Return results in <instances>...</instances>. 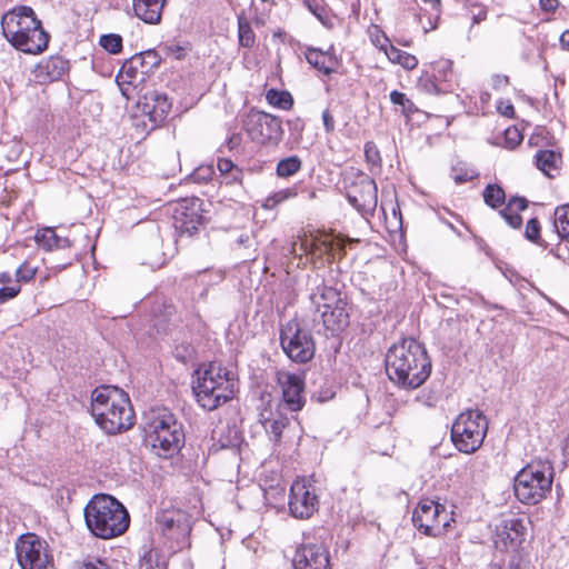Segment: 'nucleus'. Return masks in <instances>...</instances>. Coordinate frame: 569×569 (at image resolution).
<instances>
[{"label":"nucleus","instance_id":"f257e3e1","mask_svg":"<svg viewBox=\"0 0 569 569\" xmlns=\"http://www.w3.org/2000/svg\"><path fill=\"white\" fill-rule=\"evenodd\" d=\"M385 362L388 378L406 390L423 385L432 368L425 346L413 338L402 339L391 346Z\"/></svg>","mask_w":569,"mask_h":569},{"label":"nucleus","instance_id":"f03ea898","mask_svg":"<svg viewBox=\"0 0 569 569\" xmlns=\"http://www.w3.org/2000/svg\"><path fill=\"white\" fill-rule=\"evenodd\" d=\"M91 415L108 435L129 430L134 423V412L128 395L114 386H100L91 393Z\"/></svg>","mask_w":569,"mask_h":569},{"label":"nucleus","instance_id":"7ed1b4c3","mask_svg":"<svg viewBox=\"0 0 569 569\" xmlns=\"http://www.w3.org/2000/svg\"><path fill=\"white\" fill-rule=\"evenodd\" d=\"M83 513L88 530L104 540L123 535L130 525V516L124 506L106 493L94 495L86 505Z\"/></svg>","mask_w":569,"mask_h":569},{"label":"nucleus","instance_id":"20e7f679","mask_svg":"<svg viewBox=\"0 0 569 569\" xmlns=\"http://www.w3.org/2000/svg\"><path fill=\"white\" fill-rule=\"evenodd\" d=\"M192 390L197 402L212 411L232 399L236 392V376L221 363L210 362L194 371Z\"/></svg>","mask_w":569,"mask_h":569},{"label":"nucleus","instance_id":"39448f33","mask_svg":"<svg viewBox=\"0 0 569 569\" xmlns=\"http://www.w3.org/2000/svg\"><path fill=\"white\" fill-rule=\"evenodd\" d=\"M144 433L153 452L161 458L178 453L184 443L182 423L168 408H152L144 415Z\"/></svg>","mask_w":569,"mask_h":569},{"label":"nucleus","instance_id":"423d86ee","mask_svg":"<svg viewBox=\"0 0 569 569\" xmlns=\"http://www.w3.org/2000/svg\"><path fill=\"white\" fill-rule=\"evenodd\" d=\"M313 322L321 323L326 330L336 333L349 325L348 302L336 288L321 284L310 295Z\"/></svg>","mask_w":569,"mask_h":569},{"label":"nucleus","instance_id":"0eeeda50","mask_svg":"<svg viewBox=\"0 0 569 569\" xmlns=\"http://www.w3.org/2000/svg\"><path fill=\"white\" fill-rule=\"evenodd\" d=\"M552 479L551 466L547 463L527 465L515 478V495L525 505H536L551 490Z\"/></svg>","mask_w":569,"mask_h":569},{"label":"nucleus","instance_id":"6e6552de","mask_svg":"<svg viewBox=\"0 0 569 569\" xmlns=\"http://www.w3.org/2000/svg\"><path fill=\"white\" fill-rule=\"evenodd\" d=\"M488 432V420L478 409L461 412L451 427V440L463 453L476 452Z\"/></svg>","mask_w":569,"mask_h":569},{"label":"nucleus","instance_id":"1a4fd4ad","mask_svg":"<svg viewBox=\"0 0 569 569\" xmlns=\"http://www.w3.org/2000/svg\"><path fill=\"white\" fill-rule=\"evenodd\" d=\"M241 128L259 144H278L283 134L280 118L257 109L241 116Z\"/></svg>","mask_w":569,"mask_h":569},{"label":"nucleus","instance_id":"9d476101","mask_svg":"<svg viewBox=\"0 0 569 569\" xmlns=\"http://www.w3.org/2000/svg\"><path fill=\"white\" fill-rule=\"evenodd\" d=\"M451 519L446 506L431 499H421L412 513L413 525L430 537L445 533Z\"/></svg>","mask_w":569,"mask_h":569},{"label":"nucleus","instance_id":"9b49d317","mask_svg":"<svg viewBox=\"0 0 569 569\" xmlns=\"http://www.w3.org/2000/svg\"><path fill=\"white\" fill-rule=\"evenodd\" d=\"M280 343L284 353L299 363L308 362L315 355L311 333L302 329L296 320L288 321L281 329Z\"/></svg>","mask_w":569,"mask_h":569},{"label":"nucleus","instance_id":"f8f14e48","mask_svg":"<svg viewBox=\"0 0 569 569\" xmlns=\"http://www.w3.org/2000/svg\"><path fill=\"white\" fill-rule=\"evenodd\" d=\"M16 556L21 569H48L51 562L47 541L34 533H24L18 538Z\"/></svg>","mask_w":569,"mask_h":569},{"label":"nucleus","instance_id":"ddd939ff","mask_svg":"<svg viewBox=\"0 0 569 569\" xmlns=\"http://www.w3.org/2000/svg\"><path fill=\"white\" fill-rule=\"evenodd\" d=\"M156 522L168 540L176 543L177 549L190 546L191 520L188 512L181 509H164L158 512Z\"/></svg>","mask_w":569,"mask_h":569},{"label":"nucleus","instance_id":"4468645a","mask_svg":"<svg viewBox=\"0 0 569 569\" xmlns=\"http://www.w3.org/2000/svg\"><path fill=\"white\" fill-rule=\"evenodd\" d=\"M2 36H29L30 32H39L38 36H50L37 18L33 9L27 6H18L6 12L1 19Z\"/></svg>","mask_w":569,"mask_h":569},{"label":"nucleus","instance_id":"2eb2a0df","mask_svg":"<svg viewBox=\"0 0 569 569\" xmlns=\"http://www.w3.org/2000/svg\"><path fill=\"white\" fill-rule=\"evenodd\" d=\"M347 199L362 216H372L378 203V189L375 180L361 174L349 187Z\"/></svg>","mask_w":569,"mask_h":569},{"label":"nucleus","instance_id":"dca6fc26","mask_svg":"<svg viewBox=\"0 0 569 569\" xmlns=\"http://www.w3.org/2000/svg\"><path fill=\"white\" fill-rule=\"evenodd\" d=\"M315 487L305 479L296 480L290 488L289 510L298 519H308L318 509Z\"/></svg>","mask_w":569,"mask_h":569},{"label":"nucleus","instance_id":"f3484780","mask_svg":"<svg viewBox=\"0 0 569 569\" xmlns=\"http://www.w3.org/2000/svg\"><path fill=\"white\" fill-rule=\"evenodd\" d=\"M527 528L520 518L503 519L496 528L495 546L500 551L522 550Z\"/></svg>","mask_w":569,"mask_h":569},{"label":"nucleus","instance_id":"a211bd4d","mask_svg":"<svg viewBox=\"0 0 569 569\" xmlns=\"http://www.w3.org/2000/svg\"><path fill=\"white\" fill-rule=\"evenodd\" d=\"M201 200L199 198L183 199L173 210V226L180 234H193L202 223Z\"/></svg>","mask_w":569,"mask_h":569},{"label":"nucleus","instance_id":"6ab92c4d","mask_svg":"<svg viewBox=\"0 0 569 569\" xmlns=\"http://www.w3.org/2000/svg\"><path fill=\"white\" fill-rule=\"evenodd\" d=\"M277 382L281 387L282 402L286 407L293 412L301 410L306 402L303 379L296 373L278 371Z\"/></svg>","mask_w":569,"mask_h":569},{"label":"nucleus","instance_id":"aec40b11","mask_svg":"<svg viewBox=\"0 0 569 569\" xmlns=\"http://www.w3.org/2000/svg\"><path fill=\"white\" fill-rule=\"evenodd\" d=\"M295 569H331L327 549L320 545L306 543L297 548L292 558Z\"/></svg>","mask_w":569,"mask_h":569},{"label":"nucleus","instance_id":"412c9836","mask_svg":"<svg viewBox=\"0 0 569 569\" xmlns=\"http://www.w3.org/2000/svg\"><path fill=\"white\" fill-rule=\"evenodd\" d=\"M552 224L558 242L551 251L558 259L569 263V203L555 209Z\"/></svg>","mask_w":569,"mask_h":569},{"label":"nucleus","instance_id":"4be33fe9","mask_svg":"<svg viewBox=\"0 0 569 569\" xmlns=\"http://www.w3.org/2000/svg\"><path fill=\"white\" fill-rule=\"evenodd\" d=\"M140 108L142 113L151 121L152 127H158L168 117L171 103L166 93L150 91L143 96Z\"/></svg>","mask_w":569,"mask_h":569},{"label":"nucleus","instance_id":"5701e85b","mask_svg":"<svg viewBox=\"0 0 569 569\" xmlns=\"http://www.w3.org/2000/svg\"><path fill=\"white\" fill-rule=\"evenodd\" d=\"M67 70L68 61L61 57L52 56L36 66L33 77L41 84L50 83L61 79Z\"/></svg>","mask_w":569,"mask_h":569},{"label":"nucleus","instance_id":"b1692460","mask_svg":"<svg viewBox=\"0 0 569 569\" xmlns=\"http://www.w3.org/2000/svg\"><path fill=\"white\" fill-rule=\"evenodd\" d=\"M259 421L274 442L281 440L282 431L289 425V418L279 408L273 410L270 405L262 408Z\"/></svg>","mask_w":569,"mask_h":569},{"label":"nucleus","instance_id":"393cba45","mask_svg":"<svg viewBox=\"0 0 569 569\" xmlns=\"http://www.w3.org/2000/svg\"><path fill=\"white\" fill-rule=\"evenodd\" d=\"M139 58H130L120 69L116 77L117 84L123 97L130 99L136 90L134 82L138 80L140 70Z\"/></svg>","mask_w":569,"mask_h":569},{"label":"nucleus","instance_id":"a878e982","mask_svg":"<svg viewBox=\"0 0 569 569\" xmlns=\"http://www.w3.org/2000/svg\"><path fill=\"white\" fill-rule=\"evenodd\" d=\"M371 40L383 50L385 54L392 63H399L407 70H412L417 67V58L392 46L390 38H371Z\"/></svg>","mask_w":569,"mask_h":569},{"label":"nucleus","instance_id":"bb28decb","mask_svg":"<svg viewBox=\"0 0 569 569\" xmlns=\"http://www.w3.org/2000/svg\"><path fill=\"white\" fill-rule=\"evenodd\" d=\"M164 2L166 0H133V10L139 19L153 24L160 21Z\"/></svg>","mask_w":569,"mask_h":569},{"label":"nucleus","instance_id":"cd10ccee","mask_svg":"<svg viewBox=\"0 0 569 569\" xmlns=\"http://www.w3.org/2000/svg\"><path fill=\"white\" fill-rule=\"evenodd\" d=\"M307 61L323 74H330L335 71L337 61L329 51L317 48H308L306 51Z\"/></svg>","mask_w":569,"mask_h":569},{"label":"nucleus","instance_id":"c85d7f7f","mask_svg":"<svg viewBox=\"0 0 569 569\" xmlns=\"http://www.w3.org/2000/svg\"><path fill=\"white\" fill-rule=\"evenodd\" d=\"M537 168L548 177H553L561 163V154L553 150H539L535 156Z\"/></svg>","mask_w":569,"mask_h":569},{"label":"nucleus","instance_id":"c756f323","mask_svg":"<svg viewBox=\"0 0 569 569\" xmlns=\"http://www.w3.org/2000/svg\"><path fill=\"white\" fill-rule=\"evenodd\" d=\"M10 44L23 52L29 54H39L48 48L50 38H7Z\"/></svg>","mask_w":569,"mask_h":569},{"label":"nucleus","instance_id":"7c9ffc66","mask_svg":"<svg viewBox=\"0 0 569 569\" xmlns=\"http://www.w3.org/2000/svg\"><path fill=\"white\" fill-rule=\"evenodd\" d=\"M305 246L306 251L313 256H322L325 253H331L333 250L339 249L343 250V242L340 239L329 240L325 239H313L311 241H305L302 243Z\"/></svg>","mask_w":569,"mask_h":569},{"label":"nucleus","instance_id":"2f4dec72","mask_svg":"<svg viewBox=\"0 0 569 569\" xmlns=\"http://www.w3.org/2000/svg\"><path fill=\"white\" fill-rule=\"evenodd\" d=\"M417 87L428 94H442L452 90V86H443L438 81L437 74L425 72L418 80Z\"/></svg>","mask_w":569,"mask_h":569},{"label":"nucleus","instance_id":"473e14b6","mask_svg":"<svg viewBox=\"0 0 569 569\" xmlns=\"http://www.w3.org/2000/svg\"><path fill=\"white\" fill-rule=\"evenodd\" d=\"M266 100L272 107L281 110H290L293 106V98L286 90L269 89L266 92Z\"/></svg>","mask_w":569,"mask_h":569},{"label":"nucleus","instance_id":"72a5a7b5","mask_svg":"<svg viewBox=\"0 0 569 569\" xmlns=\"http://www.w3.org/2000/svg\"><path fill=\"white\" fill-rule=\"evenodd\" d=\"M523 140V137L520 130L516 126H510L505 129L501 137H497V140L492 143L496 146H501L506 149L513 150L517 148Z\"/></svg>","mask_w":569,"mask_h":569},{"label":"nucleus","instance_id":"f704fd0d","mask_svg":"<svg viewBox=\"0 0 569 569\" xmlns=\"http://www.w3.org/2000/svg\"><path fill=\"white\" fill-rule=\"evenodd\" d=\"M482 197L485 203L492 209L500 207L506 200L505 190L496 183L487 184L482 192Z\"/></svg>","mask_w":569,"mask_h":569},{"label":"nucleus","instance_id":"c9c22d12","mask_svg":"<svg viewBox=\"0 0 569 569\" xmlns=\"http://www.w3.org/2000/svg\"><path fill=\"white\" fill-rule=\"evenodd\" d=\"M131 58H139L138 67L141 69V77L157 68L160 63V56L154 50H146L143 52L133 54Z\"/></svg>","mask_w":569,"mask_h":569},{"label":"nucleus","instance_id":"e433bc0d","mask_svg":"<svg viewBox=\"0 0 569 569\" xmlns=\"http://www.w3.org/2000/svg\"><path fill=\"white\" fill-rule=\"evenodd\" d=\"M433 72L432 74L438 76V81L443 86H452L453 71H452V61L448 59H440L432 63Z\"/></svg>","mask_w":569,"mask_h":569},{"label":"nucleus","instance_id":"4c0bfd02","mask_svg":"<svg viewBox=\"0 0 569 569\" xmlns=\"http://www.w3.org/2000/svg\"><path fill=\"white\" fill-rule=\"evenodd\" d=\"M301 166L302 162L298 156H290L278 162L276 171L279 177L288 178L296 174Z\"/></svg>","mask_w":569,"mask_h":569},{"label":"nucleus","instance_id":"58836bf2","mask_svg":"<svg viewBox=\"0 0 569 569\" xmlns=\"http://www.w3.org/2000/svg\"><path fill=\"white\" fill-rule=\"evenodd\" d=\"M217 167L220 173L229 179L228 183L240 181L242 172L231 160L224 158L219 159Z\"/></svg>","mask_w":569,"mask_h":569},{"label":"nucleus","instance_id":"ea45409f","mask_svg":"<svg viewBox=\"0 0 569 569\" xmlns=\"http://www.w3.org/2000/svg\"><path fill=\"white\" fill-rule=\"evenodd\" d=\"M390 101L401 107V113L406 117L411 116L417 111L413 102L402 92L393 90L390 92Z\"/></svg>","mask_w":569,"mask_h":569},{"label":"nucleus","instance_id":"a19ab883","mask_svg":"<svg viewBox=\"0 0 569 569\" xmlns=\"http://www.w3.org/2000/svg\"><path fill=\"white\" fill-rule=\"evenodd\" d=\"M297 196V191L295 188H287L274 192L272 196L268 197L264 201L263 207L266 209H273L277 204L295 198Z\"/></svg>","mask_w":569,"mask_h":569},{"label":"nucleus","instance_id":"79ce46f5","mask_svg":"<svg viewBox=\"0 0 569 569\" xmlns=\"http://www.w3.org/2000/svg\"><path fill=\"white\" fill-rule=\"evenodd\" d=\"M57 237L58 234L52 228H46L36 233L34 240L40 247L47 250H53Z\"/></svg>","mask_w":569,"mask_h":569},{"label":"nucleus","instance_id":"37998d69","mask_svg":"<svg viewBox=\"0 0 569 569\" xmlns=\"http://www.w3.org/2000/svg\"><path fill=\"white\" fill-rule=\"evenodd\" d=\"M525 237L541 247H548V243L540 238V223L537 218H532L527 222Z\"/></svg>","mask_w":569,"mask_h":569},{"label":"nucleus","instance_id":"c03bdc74","mask_svg":"<svg viewBox=\"0 0 569 569\" xmlns=\"http://www.w3.org/2000/svg\"><path fill=\"white\" fill-rule=\"evenodd\" d=\"M38 268L24 261L16 271L17 282H29L37 274Z\"/></svg>","mask_w":569,"mask_h":569},{"label":"nucleus","instance_id":"a18cd8bd","mask_svg":"<svg viewBox=\"0 0 569 569\" xmlns=\"http://www.w3.org/2000/svg\"><path fill=\"white\" fill-rule=\"evenodd\" d=\"M478 173L473 169L455 167L452 169V178L456 183H463L475 179Z\"/></svg>","mask_w":569,"mask_h":569},{"label":"nucleus","instance_id":"49530a36","mask_svg":"<svg viewBox=\"0 0 569 569\" xmlns=\"http://www.w3.org/2000/svg\"><path fill=\"white\" fill-rule=\"evenodd\" d=\"M99 44L109 53L116 54L122 49V38H99Z\"/></svg>","mask_w":569,"mask_h":569},{"label":"nucleus","instance_id":"de8ad7c7","mask_svg":"<svg viewBox=\"0 0 569 569\" xmlns=\"http://www.w3.org/2000/svg\"><path fill=\"white\" fill-rule=\"evenodd\" d=\"M77 569H112V567L107 560L91 557L83 560Z\"/></svg>","mask_w":569,"mask_h":569},{"label":"nucleus","instance_id":"09e8293b","mask_svg":"<svg viewBox=\"0 0 569 569\" xmlns=\"http://www.w3.org/2000/svg\"><path fill=\"white\" fill-rule=\"evenodd\" d=\"M500 216L506 220V222L513 229H518L522 224V218L517 211H512L509 209H501Z\"/></svg>","mask_w":569,"mask_h":569},{"label":"nucleus","instance_id":"8fccbe9b","mask_svg":"<svg viewBox=\"0 0 569 569\" xmlns=\"http://www.w3.org/2000/svg\"><path fill=\"white\" fill-rule=\"evenodd\" d=\"M365 157L368 162L379 164L381 162L380 152L375 142L368 141L365 144Z\"/></svg>","mask_w":569,"mask_h":569},{"label":"nucleus","instance_id":"3c124183","mask_svg":"<svg viewBox=\"0 0 569 569\" xmlns=\"http://www.w3.org/2000/svg\"><path fill=\"white\" fill-rule=\"evenodd\" d=\"M511 553L507 569H527V561L521 553V550L509 551Z\"/></svg>","mask_w":569,"mask_h":569},{"label":"nucleus","instance_id":"603ef678","mask_svg":"<svg viewBox=\"0 0 569 569\" xmlns=\"http://www.w3.org/2000/svg\"><path fill=\"white\" fill-rule=\"evenodd\" d=\"M162 50L164 51V53L169 57H173L174 59H182L184 56H186V52H187V47L184 46H179V44H176V43H167L166 46H163Z\"/></svg>","mask_w":569,"mask_h":569},{"label":"nucleus","instance_id":"864d4df0","mask_svg":"<svg viewBox=\"0 0 569 569\" xmlns=\"http://www.w3.org/2000/svg\"><path fill=\"white\" fill-rule=\"evenodd\" d=\"M21 291L20 284H12L9 287H3L0 289V303H6L7 301L17 297Z\"/></svg>","mask_w":569,"mask_h":569},{"label":"nucleus","instance_id":"5fc2aeb1","mask_svg":"<svg viewBox=\"0 0 569 569\" xmlns=\"http://www.w3.org/2000/svg\"><path fill=\"white\" fill-rule=\"evenodd\" d=\"M527 208H528V201L526 198L512 197L509 199L505 209L520 212V211L526 210Z\"/></svg>","mask_w":569,"mask_h":569},{"label":"nucleus","instance_id":"6e6d98bb","mask_svg":"<svg viewBox=\"0 0 569 569\" xmlns=\"http://www.w3.org/2000/svg\"><path fill=\"white\" fill-rule=\"evenodd\" d=\"M289 130L297 138H301L305 130V121L300 117L288 120Z\"/></svg>","mask_w":569,"mask_h":569},{"label":"nucleus","instance_id":"4d7b16f0","mask_svg":"<svg viewBox=\"0 0 569 569\" xmlns=\"http://www.w3.org/2000/svg\"><path fill=\"white\" fill-rule=\"evenodd\" d=\"M322 122L327 133H332L336 129L335 118L331 114L329 109L323 110L322 112Z\"/></svg>","mask_w":569,"mask_h":569},{"label":"nucleus","instance_id":"13d9d810","mask_svg":"<svg viewBox=\"0 0 569 569\" xmlns=\"http://www.w3.org/2000/svg\"><path fill=\"white\" fill-rule=\"evenodd\" d=\"M498 112L507 118H513L515 117V107L510 101H500L497 106Z\"/></svg>","mask_w":569,"mask_h":569},{"label":"nucleus","instance_id":"bf43d9fd","mask_svg":"<svg viewBox=\"0 0 569 569\" xmlns=\"http://www.w3.org/2000/svg\"><path fill=\"white\" fill-rule=\"evenodd\" d=\"M491 80L495 90H502L509 86V77L506 74H493Z\"/></svg>","mask_w":569,"mask_h":569},{"label":"nucleus","instance_id":"052dcab7","mask_svg":"<svg viewBox=\"0 0 569 569\" xmlns=\"http://www.w3.org/2000/svg\"><path fill=\"white\" fill-rule=\"evenodd\" d=\"M212 173V169L210 167H201V168H198L192 177L194 180L199 181V180H206L208 179Z\"/></svg>","mask_w":569,"mask_h":569},{"label":"nucleus","instance_id":"680f3d73","mask_svg":"<svg viewBox=\"0 0 569 569\" xmlns=\"http://www.w3.org/2000/svg\"><path fill=\"white\" fill-rule=\"evenodd\" d=\"M305 3L308 6L310 11L318 17L321 21H323L322 13L325 12V8L316 3L315 1L305 0Z\"/></svg>","mask_w":569,"mask_h":569},{"label":"nucleus","instance_id":"e2e57ef3","mask_svg":"<svg viewBox=\"0 0 569 569\" xmlns=\"http://www.w3.org/2000/svg\"><path fill=\"white\" fill-rule=\"evenodd\" d=\"M539 3L545 12H553L559 7V0H540Z\"/></svg>","mask_w":569,"mask_h":569},{"label":"nucleus","instance_id":"0e129e2a","mask_svg":"<svg viewBox=\"0 0 569 569\" xmlns=\"http://www.w3.org/2000/svg\"><path fill=\"white\" fill-rule=\"evenodd\" d=\"M250 24L248 21H246L244 19L242 18H239V30H238V36H248V33L250 32Z\"/></svg>","mask_w":569,"mask_h":569},{"label":"nucleus","instance_id":"69168bd1","mask_svg":"<svg viewBox=\"0 0 569 569\" xmlns=\"http://www.w3.org/2000/svg\"><path fill=\"white\" fill-rule=\"evenodd\" d=\"M71 247V241L66 237H57L54 249H66Z\"/></svg>","mask_w":569,"mask_h":569},{"label":"nucleus","instance_id":"338daca9","mask_svg":"<svg viewBox=\"0 0 569 569\" xmlns=\"http://www.w3.org/2000/svg\"><path fill=\"white\" fill-rule=\"evenodd\" d=\"M240 142H241V136L238 133H234L229 138L227 144L230 150H233L240 144Z\"/></svg>","mask_w":569,"mask_h":569},{"label":"nucleus","instance_id":"774afa93","mask_svg":"<svg viewBox=\"0 0 569 569\" xmlns=\"http://www.w3.org/2000/svg\"><path fill=\"white\" fill-rule=\"evenodd\" d=\"M239 246H249L250 244V236L248 233L240 234L237 239Z\"/></svg>","mask_w":569,"mask_h":569}]
</instances>
